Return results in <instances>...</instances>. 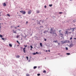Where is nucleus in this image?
Listing matches in <instances>:
<instances>
[{"label":"nucleus","instance_id":"5fc2aeb1","mask_svg":"<svg viewBox=\"0 0 76 76\" xmlns=\"http://www.w3.org/2000/svg\"><path fill=\"white\" fill-rule=\"evenodd\" d=\"M18 46H18H19V45H18V46Z\"/></svg>","mask_w":76,"mask_h":76},{"label":"nucleus","instance_id":"7c9ffc66","mask_svg":"<svg viewBox=\"0 0 76 76\" xmlns=\"http://www.w3.org/2000/svg\"><path fill=\"white\" fill-rule=\"evenodd\" d=\"M1 39H2V40H4V38H1Z\"/></svg>","mask_w":76,"mask_h":76},{"label":"nucleus","instance_id":"0eeeda50","mask_svg":"<svg viewBox=\"0 0 76 76\" xmlns=\"http://www.w3.org/2000/svg\"><path fill=\"white\" fill-rule=\"evenodd\" d=\"M61 44H64L65 43V42H64V41H61Z\"/></svg>","mask_w":76,"mask_h":76},{"label":"nucleus","instance_id":"c03bdc74","mask_svg":"<svg viewBox=\"0 0 76 76\" xmlns=\"http://www.w3.org/2000/svg\"><path fill=\"white\" fill-rule=\"evenodd\" d=\"M48 51H49V52H50V50H49Z\"/></svg>","mask_w":76,"mask_h":76},{"label":"nucleus","instance_id":"5701e85b","mask_svg":"<svg viewBox=\"0 0 76 76\" xmlns=\"http://www.w3.org/2000/svg\"><path fill=\"white\" fill-rule=\"evenodd\" d=\"M26 58L27 59V60H28V56H26Z\"/></svg>","mask_w":76,"mask_h":76},{"label":"nucleus","instance_id":"a211bd4d","mask_svg":"<svg viewBox=\"0 0 76 76\" xmlns=\"http://www.w3.org/2000/svg\"><path fill=\"white\" fill-rule=\"evenodd\" d=\"M65 50H68V48L67 47H66L65 48Z\"/></svg>","mask_w":76,"mask_h":76},{"label":"nucleus","instance_id":"4468645a","mask_svg":"<svg viewBox=\"0 0 76 76\" xmlns=\"http://www.w3.org/2000/svg\"><path fill=\"white\" fill-rule=\"evenodd\" d=\"M37 66H34V69H36V68H37Z\"/></svg>","mask_w":76,"mask_h":76},{"label":"nucleus","instance_id":"37998d69","mask_svg":"<svg viewBox=\"0 0 76 76\" xmlns=\"http://www.w3.org/2000/svg\"><path fill=\"white\" fill-rule=\"evenodd\" d=\"M20 48H21V49H22V48H22V47H20Z\"/></svg>","mask_w":76,"mask_h":76},{"label":"nucleus","instance_id":"f8f14e48","mask_svg":"<svg viewBox=\"0 0 76 76\" xmlns=\"http://www.w3.org/2000/svg\"><path fill=\"white\" fill-rule=\"evenodd\" d=\"M9 45L10 47H12V45H11V44H9Z\"/></svg>","mask_w":76,"mask_h":76},{"label":"nucleus","instance_id":"13d9d810","mask_svg":"<svg viewBox=\"0 0 76 76\" xmlns=\"http://www.w3.org/2000/svg\"><path fill=\"white\" fill-rule=\"evenodd\" d=\"M21 18H22V17H21Z\"/></svg>","mask_w":76,"mask_h":76},{"label":"nucleus","instance_id":"9d476101","mask_svg":"<svg viewBox=\"0 0 76 76\" xmlns=\"http://www.w3.org/2000/svg\"><path fill=\"white\" fill-rule=\"evenodd\" d=\"M3 6H6V4L5 3H4L3 4Z\"/></svg>","mask_w":76,"mask_h":76},{"label":"nucleus","instance_id":"f3484780","mask_svg":"<svg viewBox=\"0 0 76 76\" xmlns=\"http://www.w3.org/2000/svg\"><path fill=\"white\" fill-rule=\"evenodd\" d=\"M17 43H18V44H20V43L19 42V41H17Z\"/></svg>","mask_w":76,"mask_h":76},{"label":"nucleus","instance_id":"6ab92c4d","mask_svg":"<svg viewBox=\"0 0 76 76\" xmlns=\"http://www.w3.org/2000/svg\"><path fill=\"white\" fill-rule=\"evenodd\" d=\"M42 43H40V46L41 47V46H42Z\"/></svg>","mask_w":76,"mask_h":76},{"label":"nucleus","instance_id":"a878e982","mask_svg":"<svg viewBox=\"0 0 76 76\" xmlns=\"http://www.w3.org/2000/svg\"><path fill=\"white\" fill-rule=\"evenodd\" d=\"M61 30H59V33H61Z\"/></svg>","mask_w":76,"mask_h":76},{"label":"nucleus","instance_id":"423d86ee","mask_svg":"<svg viewBox=\"0 0 76 76\" xmlns=\"http://www.w3.org/2000/svg\"><path fill=\"white\" fill-rule=\"evenodd\" d=\"M63 34L62 33H60V36L61 37H63Z\"/></svg>","mask_w":76,"mask_h":76},{"label":"nucleus","instance_id":"4c0bfd02","mask_svg":"<svg viewBox=\"0 0 76 76\" xmlns=\"http://www.w3.org/2000/svg\"><path fill=\"white\" fill-rule=\"evenodd\" d=\"M72 37H71L70 38V39L71 40L72 39Z\"/></svg>","mask_w":76,"mask_h":76},{"label":"nucleus","instance_id":"39448f33","mask_svg":"<svg viewBox=\"0 0 76 76\" xmlns=\"http://www.w3.org/2000/svg\"><path fill=\"white\" fill-rule=\"evenodd\" d=\"M69 34V31H65V34H67V35H68V34Z\"/></svg>","mask_w":76,"mask_h":76},{"label":"nucleus","instance_id":"49530a36","mask_svg":"<svg viewBox=\"0 0 76 76\" xmlns=\"http://www.w3.org/2000/svg\"><path fill=\"white\" fill-rule=\"evenodd\" d=\"M71 33V32H69V34H70Z\"/></svg>","mask_w":76,"mask_h":76},{"label":"nucleus","instance_id":"6e6552de","mask_svg":"<svg viewBox=\"0 0 76 76\" xmlns=\"http://www.w3.org/2000/svg\"><path fill=\"white\" fill-rule=\"evenodd\" d=\"M26 76H30V74H26Z\"/></svg>","mask_w":76,"mask_h":76},{"label":"nucleus","instance_id":"cd10ccee","mask_svg":"<svg viewBox=\"0 0 76 76\" xmlns=\"http://www.w3.org/2000/svg\"><path fill=\"white\" fill-rule=\"evenodd\" d=\"M37 75V76H40V74H38Z\"/></svg>","mask_w":76,"mask_h":76},{"label":"nucleus","instance_id":"dca6fc26","mask_svg":"<svg viewBox=\"0 0 76 76\" xmlns=\"http://www.w3.org/2000/svg\"><path fill=\"white\" fill-rule=\"evenodd\" d=\"M0 37L1 38H2V37H3V36H2V35L0 34Z\"/></svg>","mask_w":76,"mask_h":76},{"label":"nucleus","instance_id":"603ef678","mask_svg":"<svg viewBox=\"0 0 76 76\" xmlns=\"http://www.w3.org/2000/svg\"><path fill=\"white\" fill-rule=\"evenodd\" d=\"M1 25V23H0V25Z\"/></svg>","mask_w":76,"mask_h":76},{"label":"nucleus","instance_id":"09e8293b","mask_svg":"<svg viewBox=\"0 0 76 76\" xmlns=\"http://www.w3.org/2000/svg\"><path fill=\"white\" fill-rule=\"evenodd\" d=\"M31 50H32V48H31V49H30Z\"/></svg>","mask_w":76,"mask_h":76},{"label":"nucleus","instance_id":"6e6d98bb","mask_svg":"<svg viewBox=\"0 0 76 76\" xmlns=\"http://www.w3.org/2000/svg\"><path fill=\"white\" fill-rule=\"evenodd\" d=\"M17 14H18V12H17Z\"/></svg>","mask_w":76,"mask_h":76},{"label":"nucleus","instance_id":"f257e3e1","mask_svg":"<svg viewBox=\"0 0 76 76\" xmlns=\"http://www.w3.org/2000/svg\"><path fill=\"white\" fill-rule=\"evenodd\" d=\"M50 34H52L54 35V34H56V32H55V31L53 30V28H50Z\"/></svg>","mask_w":76,"mask_h":76},{"label":"nucleus","instance_id":"1a4fd4ad","mask_svg":"<svg viewBox=\"0 0 76 76\" xmlns=\"http://www.w3.org/2000/svg\"><path fill=\"white\" fill-rule=\"evenodd\" d=\"M16 57H17V58H19L20 57V56L19 55H17Z\"/></svg>","mask_w":76,"mask_h":76},{"label":"nucleus","instance_id":"4d7b16f0","mask_svg":"<svg viewBox=\"0 0 76 76\" xmlns=\"http://www.w3.org/2000/svg\"><path fill=\"white\" fill-rule=\"evenodd\" d=\"M44 33H45V32H44Z\"/></svg>","mask_w":76,"mask_h":76},{"label":"nucleus","instance_id":"bb28decb","mask_svg":"<svg viewBox=\"0 0 76 76\" xmlns=\"http://www.w3.org/2000/svg\"><path fill=\"white\" fill-rule=\"evenodd\" d=\"M76 22V20H73V22Z\"/></svg>","mask_w":76,"mask_h":76},{"label":"nucleus","instance_id":"f704fd0d","mask_svg":"<svg viewBox=\"0 0 76 76\" xmlns=\"http://www.w3.org/2000/svg\"><path fill=\"white\" fill-rule=\"evenodd\" d=\"M39 13V11H37V13Z\"/></svg>","mask_w":76,"mask_h":76},{"label":"nucleus","instance_id":"8fccbe9b","mask_svg":"<svg viewBox=\"0 0 76 76\" xmlns=\"http://www.w3.org/2000/svg\"><path fill=\"white\" fill-rule=\"evenodd\" d=\"M1 28V27L0 26V29Z\"/></svg>","mask_w":76,"mask_h":76},{"label":"nucleus","instance_id":"9b49d317","mask_svg":"<svg viewBox=\"0 0 76 76\" xmlns=\"http://www.w3.org/2000/svg\"><path fill=\"white\" fill-rule=\"evenodd\" d=\"M75 29H76V28H73L71 29H73V30L72 31V32H73V31H74V30Z\"/></svg>","mask_w":76,"mask_h":76},{"label":"nucleus","instance_id":"f03ea898","mask_svg":"<svg viewBox=\"0 0 76 76\" xmlns=\"http://www.w3.org/2000/svg\"><path fill=\"white\" fill-rule=\"evenodd\" d=\"M20 13H23V15H25L26 14V12L25 11H23V10H22L21 11H20Z\"/></svg>","mask_w":76,"mask_h":76},{"label":"nucleus","instance_id":"c9c22d12","mask_svg":"<svg viewBox=\"0 0 76 76\" xmlns=\"http://www.w3.org/2000/svg\"><path fill=\"white\" fill-rule=\"evenodd\" d=\"M59 14H61V13H62V12H59Z\"/></svg>","mask_w":76,"mask_h":76},{"label":"nucleus","instance_id":"c756f323","mask_svg":"<svg viewBox=\"0 0 76 76\" xmlns=\"http://www.w3.org/2000/svg\"><path fill=\"white\" fill-rule=\"evenodd\" d=\"M40 28H43V26H42L40 27Z\"/></svg>","mask_w":76,"mask_h":76},{"label":"nucleus","instance_id":"20e7f679","mask_svg":"<svg viewBox=\"0 0 76 76\" xmlns=\"http://www.w3.org/2000/svg\"><path fill=\"white\" fill-rule=\"evenodd\" d=\"M25 49H26V48H23V51L24 53H26V50H25Z\"/></svg>","mask_w":76,"mask_h":76},{"label":"nucleus","instance_id":"3c124183","mask_svg":"<svg viewBox=\"0 0 76 76\" xmlns=\"http://www.w3.org/2000/svg\"><path fill=\"white\" fill-rule=\"evenodd\" d=\"M72 1V0H70V1Z\"/></svg>","mask_w":76,"mask_h":76},{"label":"nucleus","instance_id":"a18cd8bd","mask_svg":"<svg viewBox=\"0 0 76 76\" xmlns=\"http://www.w3.org/2000/svg\"><path fill=\"white\" fill-rule=\"evenodd\" d=\"M15 29H16V28H16V27H15Z\"/></svg>","mask_w":76,"mask_h":76},{"label":"nucleus","instance_id":"4be33fe9","mask_svg":"<svg viewBox=\"0 0 76 76\" xmlns=\"http://www.w3.org/2000/svg\"><path fill=\"white\" fill-rule=\"evenodd\" d=\"M19 37V35H17V36H16V38H18V37Z\"/></svg>","mask_w":76,"mask_h":76},{"label":"nucleus","instance_id":"b1692460","mask_svg":"<svg viewBox=\"0 0 76 76\" xmlns=\"http://www.w3.org/2000/svg\"><path fill=\"white\" fill-rule=\"evenodd\" d=\"M30 48H33V47H32V45H31L30 46Z\"/></svg>","mask_w":76,"mask_h":76},{"label":"nucleus","instance_id":"473e14b6","mask_svg":"<svg viewBox=\"0 0 76 76\" xmlns=\"http://www.w3.org/2000/svg\"><path fill=\"white\" fill-rule=\"evenodd\" d=\"M36 54H39V53H38L37 52H36Z\"/></svg>","mask_w":76,"mask_h":76},{"label":"nucleus","instance_id":"864d4df0","mask_svg":"<svg viewBox=\"0 0 76 76\" xmlns=\"http://www.w3.org/2000/svg\"><path fill=\"white\" fill-rule=\"evenodd\" d=\"M11 28H12V26L11 27Z\"/></svg>","mask_w":76,"mask_h":76},{"label":"nucleus","instance_id":"79ce46f5","mask_svg":"<svg viewBox=\"0 0 76 76\" xmlns=\"http://www.w3.org/2000/svg\"><path fill=\"white\" fill-rule=\"evenodd\" d=\"M74 39H76V38H74Z\"/></svg>","mask_w":76,"mask_h":76},{"label":"nucleus","instance_id":"393cba45","mask_svg":"<svg viewBox=\"0 0 76 76\" xmlns=\"http://www.w3.org/2000/svg\"><path fill=\"white\" fill-rule=\"evenodd\" d=\"M28 21H26V25H28Z\"/></svg>","mask_w":76,"mask_h":76},{"label":"nucleus","instance_id":"ea45409f","mask_svg":"<svg viewBox=\"0 0 76 76\" xmlns=\"http://www.w3.org/2000/svg\"><path fill=\"white\" fill-rule=\"evenodd\" d=\"M45 41H47V39H45Z\"/></svg>","mask_w":76,"mask_h":76},{"label":"nucleus","instance_id":"c85d7f7f","mask_svg":"<svg viewBox=\"0 0 76 76\" xmlns=\"http://www.w3.org/2000/svg\"><path fill=\"white\" fill-rule=\"evenodd\" d=\"M7 16H9V17H10V15H9V14H8L7 15Z\"/></svg>","mask_w":76,"mask_h":76},{"label":"nucleus","instance_id":"ddd939ff","mask_svg":"<svg viewBox=\"0 0 76 76\" xmlns=\"http://www.w3.org/2000/svg\"><path fill=\"white\" fill-rule=\"evenodd\" d=\"M13 33H15V34H16V31H14V30H13Z\"/></svg>","mask_w":76,"mask_h":76},{"label":"nucleus","instance_id":"e433bc0d","mask_svg":"<svg viewBox=\"0 0 76 76\" xmlns=\"http://www.w3.org/2000/svg\"><path fill=\"white\" fill-rule=\"evenodd\" d=\"M33 54L34 55H35V54H36V53H34Z\"/></svg>","mask_w":76,"mask_h":76},{"label":"nucleus","instance_id":"58836bf2","mask_svg":"<svg viewBox=\"0 0 76 76\" xmlns=\"http://www.w3.org/2000/svg\"><path fill=\"white\" fill-rule=\"evenodd\" d=\"M55 42H57V40H56L55 41Z\"/></svg>","mask_w":76,"mask_h":76},{"label":"nucleus","instance_id":"412c9836","mask_svg":"<svg viewBox=\"0 0 76 76\" xmlns=\"http://www.w3.org/2000/svg\"><path fill=\"white\" fill-rule=\"evenodd\" d=\"M24 47H25V48H26V47H27V45H24Z\"/></svg>","mask_w":76,"mask_h":76},{"label":"nucleus","instance_id":"72a5a7b5","mask_svg":"<svg viewBox=\"0 0 76 76\" xmlns=\"http://www.w3.org/2000/svg\"><path fill=\"white\" fill-rule=\"evenodd\" d=\"M44 7H45V8H47V6L45 5V6H44Z\"/></svg>","mask_w":76,"mask_h":76},{"label":"nucleus","instance_id":"a19ab883","mask_svg":"<svg viewBox=\"0 0 76 76\" xmlns=\"http://www.w3.org/2000/svg\"><path fill=\"white\" fill-rule=\"evenodd\" d=\"M18 31H21V30H20V29H18Z\"/></svg>","mask_w":76,"mask_h":76},{"label":"nucleus","instance_id":"2eb2a0df","mask_svg":"<svg viewBox=\"0 0 76 76\" xmlns=\"http://www.w3.org/2000/svg\"><path fill=\"white\" fill-rule=\"evenodd\" d=\"M46 71L45 70H44L43 71V73H46Z\"/></svg>","mask_w":76,"mask_h":76},{"label":"nucleus","instance_id":"aec40b11","mask_svg":"<svg viewBox=\"0 0 76 76\" xmlns=\"http://www.w3.org/2000/svg\"><path fill=\"white\" fill-rule=\"evenodd\" d=\"M66 54L67 55H70V53H66Z\"/></svg>","mask_w":76,"mask_h":76},{"label":"nucleus","instance_id":"7ed1b4c3","mask_svg":"<svg viewBox=\"0 0 76 76\" xmlns=\"http://www.w3.org/2000/svg\"><path fill=\"white\" fill-rule=\"evenodd\" d=\"M31 13H32V11L31 10H29V11H28V15H30Z\"/></svg>","mask_w":76,"mask_h":76},{"label":"nucleus","instance_id":"de8ad7c7","mask_svg":"<svg viewBox=\"0 0 76 76\" xmlns=\"http://www.w3.org/2000/svg\"><path fill=\"white\" fill-rule=\"evenodd\" d=\"M17 27H19V26H17Z\"/></svg>","mask_w":76,"mask_h":76},{"label":"nucleus","instance_id":"2f4dec72","mask_svg":"<svg viewBox=\"0 0 76 76\" xmlns=\"http://www.w3.org/2000/svg\"><path fill=\"white\" fill-rule=\"evenodd\" d=\"M53 6V5H52V4H50V5H49V6L51 7V6Z\"/></svg>","mask_w":76,"mask_h":76}]
</instances>
